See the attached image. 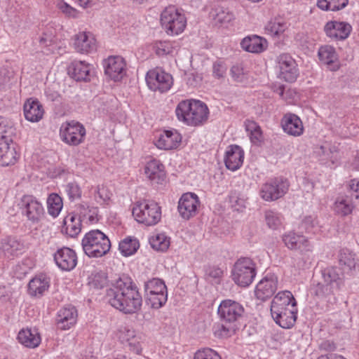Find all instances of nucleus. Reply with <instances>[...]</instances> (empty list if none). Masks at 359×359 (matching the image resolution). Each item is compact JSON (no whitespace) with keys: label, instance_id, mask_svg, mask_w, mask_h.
Masks as SVG:
<instances>
[{"label":"nucleus","instance_id":"nucleus-34","mask_svg":"<svg viewBox=\"0 0 359 359\" xmlns=\"http://www.w3.org/2000/svg\"><path fill=\"white\" fill-rule=\"evenodd\" d=\"M241 48L249 53H259L264 51L268 46L266 40L257 35L245 37L241 42Z\"/></svg>","mask_w":359,"mask_h":359},{"label":"nucleus","instance_id":"nucleus-44","mask_svg":"<svg viewBox=\"0 0 359 359\" xmlns=\"http://www.w3.org/2000/svg\"><path fill=\"white\" fill-rule=\"evenodd\" d=\"M348 0H317V6L325 11H337L345 8Z\"/></svg>","mask_w":359,"mask_h":359},{"label":"nucleus","instance_id":"nucleus-7","mask_svg":"<svg viewBox=\"0 0 359 359\" xmlns=\"http://www.w3.org/2000/svg\"><path fill=\"white\" fill-rule=\"evenodd\" d=\"M231 276L233 282L238 286H249L257 275L256 264L249 257H241L233 264Z\"/></svg>","mask_w":359,"mask_h":359},{"label":"nucleus","instance_id":"nucleus-47","mask_svg":"<svg viewBox=\"0 0 359 359\" xmlns=\"http://www.w3.org/2000/svg\"><path fill=\"white\" fill-rule=\"evenodd\" d=\"M299 229L302 231L301 233H316L319 230L316 217L312 215L304 217Z\"/></svg>","mask_w":359,"mask_h":359},{"label":"nucleus","instance_id":"nucleus-35","mask_svg":"<svg viewBox=\"0 0 359 359\" xmlns=\"http://www.w3.org/2000/svg\"><path fill=\"white\" fill-rule=\"evenodd\" d=\"M62 231L70 237L76 236L81 231V219L73 213L65 217Z\"/></svg>","mask_w":359,"mask_h":359},{"label":"nucleus","instance_id":"nucleus-26","mask_svg":"<svg viewBox=\"0 0 359 359\" xmlns=\"http://www.w3.org/2000/svg\"><path fill=\"white\" fill-rule=\"evenodd\" d=\"M20 154L16 150L12 139L0 142V165L9 166L14 165L19 159Z\"/></svg>","mask_w":359,"mask_h":359},{"label":"nucleus","instance_id":"nucleus-41","mask_svg":"<svg viewBox=\"0 0 359 359\" xmlns=\"http://www.w3.org/2000/svg\"><path fill=\"white\" fill-rule=\"evenodd\" d=\"M339 262L344 272H349L355 269L357 260L355 255L348 249H342L339 252Z\"/></svg>","mask_w":359,"mask_h":359},{"label":"nucleus","instance_id":"nucleus-62","mask_svg":"<svg viewBox=\"0 0 359 359\" xmlns=\"http://www.w3.org/2000/svg\"><path fill=\"white\" fill-rule=\"evenodd\" d=\"M54 32L53 30L48 31L47 32L43 33L42 36L39 39V43L41 46H48L53 41Z\"/></svg>","mask_w":359,"mask_h":359},{"label":"nucleus","instance_id":"nucleus-32","mask_svg":"<svg viewBox=\"0 0 359 359\" xmlns=\"http://www.w3.org/2000/svg\"><path fill=\"white\" fill-rule=\"evenodd\" d=\"M25 118L30 122L36 123L41 121L44 114V109L41 104L34 98H29L23 107Z\"/></svg>","mask_w":359,"mask_h":359},{"label":"nucleus","instance_id":"nucleus-49","mask_svg":"<svg viewBox=\"0 0 359 359\" xmlns=\"http://www.w3.org/2000/svg\"><path fill=\"white\" fill-rule=\"evenodd\" d=\"M315 153L319 156L320 161L327 166L333 165L335 162V158H334L332 152L325 146L316 147Z\"/></svg>","mask_w":359,"mask_h":359},{"label":"nucleus","instance_id":"nucleus-57","mask_svg":"<svg viewBox=\"0 0 359 359\" xmlns=\"http://www.w3.org/2000/svg\"><path fill=\"white\" fill-rule=\"evenodd\" d=\"M223 270L217 266H212L207 269L206 276L208 279L213 283H220L223 276Z\"/></svg>","mask_w":359,"mask_h":359},{"label":"nucleus","instance_id":"nucleus-63","mask_svg":"<svg viewBox=\"0 0 359 359\" xmlns=\"http://www.w3.org/2000/svg\"><path fill=\"white\" fill-rule=\"evenodd\" d=\"M349 188L352 191L353 196L356 199H359V180L353 179L349 182Z\"/></svg>","mask_w":359,"mask_h":359},{"label":"nucleus","instance_id":"nucleus-22","mask_svg":"<svg viewBox=\"0 0 359 359\" xmlns=\"http://www.w3.org/2000/svg\"><path fill=\"white\" fill-rule=\"evenodd\" d=\"M351 31V25L344 21L331 20L326 22L324 26V32L326 36L337 41L347 39Z\"/></svg>","mask_w":359,"mask_h":359},{"label":"nucleus","instance_id":"nucleus-23","mask_svg":"<svg viewBox=\"0 0 359 359\" xmlns=\"http://www.w3.org/2000/svg\"><path fill=\"white\" fill-rule=\"evenodd\" d=\"M181 134L174 128L164 130L161 132L155 141L157 148L163 150L175 149L182 142Z\"/></svg>","mask_w":359,"mask_h":359},{"label":"nucleus","instance_id":"nucleus-42","mask_svg":"<svg viewBox=\"0 0 359 359\" xmlns=\"http://www.w3.org/2000/svg\"><path fill=\"white\" fill-rule=\"evenodd\" d=\"M139 248L140 243L137 239L127 237L119 243L118 250L122 255L129 257L134 255Z\"/></svg>","mask_w":359,"mask_h":359},{"label":"nucleus","instance_id":"nucleus-61","mask_svg":"<svg viewBox=\"0 0 359 359\" xmlns=\"http://www.w3.org/2000/svg\"><path fill=\"white\" fill-rule=\"evenodd\" d=\"M10 130L11 128L8 127L5 121L0 118V142L7 139H12L9 135L11 133Z\"/></svg>","mask_w":359,"mask_h":359},{"label":"nucleus","instance_id":"nucleus-24","mask_svg":"<svg viewBox=\"0 0 359 359\" xmlns=\"http://www.w3.org/2000/svg\"><path fill=\"white\" fill-rule=\"evenodd\" d=\"M278 278L273 273L266 274L256 285L255 294L258 299L264 301L277 290Z\"/></svg>","mask_w":359,"mask_h":359},{"label":"nucleus","instance_id":"nucleus-13","mask_svg":"<svg viewBox=\"0 0 359 359\" xmlns=\"http://www.w3.org/2000/svg\"><path fill=\"white\" fill-rule=\"evenodd\" d=\"M146 81L153 91L167 92L173 84L172 76L159 67L149 70L146 75Z\"/></svg>","mask_w":359,"mask_h":359},{"label":"nucleus","instance_id":"nucleus-37","mask_svg":"<svg viewBox=\"0 0 359 359\" xmlns=\"http://www.w3.org/2000/svg\"><path fill=\"white\" fill-rule=\"evenodd\" d=\"M22 245L15 238L8 237L0 242V250L4 256L11 258L17 255L22 250Z\"/></svg>","mask_w":359,"mask_h":359},{"label":"nucleus","instance_id":"nucleus-45","mask_svg":"<svg viewBox=\"0 0 359 359\" xmlns=\"http://www.w3.org/2000/svg\"><path fill=\"white\" fill-rule=\"evenodd\" d=\"M63 206L61 197L57 194H51L47 199L48 212L53 217L59 215Z\"/></svg>","mask_w":359,"mask_h":359},{"label":"nucleus","instance_id":"nucleus-15","mask_svg":"<svg viewBox=\"0 0 359 359\" xmlns=\"http://www.w3.org/2000/svg\"><path fill=\"white\" fill-rule=\"evenodd\" d=\"M243 311V306L231 299L222 301L217 309L218 316L223 323H238Z\"/></svg>","mask_w":359,"mask_h":359},{"label":"nucleus","instance_id":"nucleus-31","mask_svg":"<svg viewBox=\"0 0 359 359\" xmlns=\"http://www.w3.org/2000/svg\"><path fill=\"white\" fill-rule=\"evenodd\" d=\"M77 316V311L74 306H67L62 307L57 313V327L63 330L70 329L76 324Z\"/></svg>","mask_w":359,"mask_h":359},{"label":"nucleus","instance_id":"nucleus-1","mask_svg":"<svg viewBox=\"0 0 359 359\" xmlns=\"http://www.w3.org/2000/svg\"><path fill=\"white\" fill-rule=\"evenodd\" d=\"M109 303L125 314L137 313L142 309V297L137 285L126 276L120 277L107 291Z\"/></svg>","mask_w":359,"mask_h":359},{"label":"nucleus","instance_id":"nucleus-33","mask_svg":"<svg viewBox=\"0 0 359 359\" xmlns=\"http://www.w3.org/2000/svg\"><path fill=\"white\" fill-rule=\"evenodd\" d=\"M50 287V280L43 274L34 277L28 284V294L32 297H41Z\"/></svg>","mask_w":359,"mask_h":359},{"label":"nucleus","instance_id":"nucleus-40","mask_svg":"<svg viewBox=\"0 0 359 359\" xmlns=\"http://www.w3.org/2000/svg\"><path fill=\"white\" fill-rule=\"evenodd\" d=\"M210 17L215 25H222L233 20L234 15L228 8L217 6L212 10Z\"/></svg>","mask_w":359,"mask_h":359},{"label":"nucleus","instance_id":"nucleus-46","mask_svg":"<svg viewBox=\"0 0 359 359\" xmlns=\"http://www.w3.org/2000/svg\"><path fill=\"white\" fill-rule=\"evenodd\" d=\"M286 29L287 24L283 20L276 18L270 20L265 27L266 34L272 36H279Z\"/></svg>","mask_w":359,"mask_h":359},{"label":"nucleus","instance_id":"nucleus-20","mask_svg":"<svg viewBox=\"0 0 359 359\" xmlns=\"http://www.w3.org/2000/svg\"><path fill=\"white\" fill-rule=\"evenodd\" d=\"M104 73L114 81H121L126 74V62L121 56H110L104 61Z\"/></svg>","mask_w":359,"mask_h":359},{"label":"nucleus","instance_id":"nucleus-10","mask_svg":"<svg viewBox=\"0 0 359 359\" xmlns=\"http://www.w3.org/2000/svg\"><path fill=\"white\" fill-rule=\"evenodd\" d=\"M117 337L120 341L128 346V349L137 354L141 355L147 345V337L141 332L127 326L121 327Z\"/></svg>","mask_w":359,"mask_h":359},{"label":"nucleus","instance_id":"nucleus-48","mask_svg":"<svg viewBox=\"0 0 359 359\" xmlns=\"http://www.w3.org/2000/svg\"><path fill=\"white\" fill-rule=\"evenodd\" d=\"M245 124L251 142L254 144L260 143L262 141V133L259 126L252 121H247Z\"/></svg>","mask_w":359,"mask_h":359},{"label":"nucleus","instance_id":"nucleus-51","mask_svg":"<svg viewBox=\"0 0 359 359\" xmlns=\"http://www.w3.org/2000/svg\"><path fill=\"white\" fill-rule=\"evenodd\" d=\"M56 7L68 18L74 19L80 18L81 13L64 0H59L56 4Z\"/></svg>","mask_w":359,"mask_h":359},{"label":"nucleus","instance_id":"nucleus-4","mask_svg":"<svg viewBox=\"0 0 359 359\" xmlns=\"http://www.w3.org/2000/svg\"><path fill=\"white\" fill-rule=\"evenodd\" d=\"M84 253L89 257H102L111 248V242L107 236L101 231L91 230L86 233L81 240Z\"/></svg>","mask_w":359,"mask_h":359},{"label":"nucleus","instance_id":"nucleus-55","mask_svg":"<svg viewBox=\"0 0 359 359\" xmlns=\"http://www.w3.org/2000/svg\"><path fill=\"white\" fill-rule=\"evenodd\" d=\"M154 49L155 53L161 56L172 53L173 47L170 41H157L154 44Z\"/></svg>","mask_w":359,"mask_h":359},{"label":"nucleus","instance_id":"nucleus-30","mask_svg":"<svg viewBox=\"0 0 359 359\" xmlns=\"http://www.w3.org/2000/svg\"><path fill=\"white\" fill-rule=\"evenodd\" d=\"M17 339L25 347L35 348L41 344V337L36 327H25L19 331Z\"/></svg>","mask_w":359,"mask_h":359},{"label":"nucleus","instance_id":"nucleus-25","mask_svg":"<svg viewBox=\"0 0 359 359\" xmlns=\"http://www.w3.org/2000/svg\"><path fill=\"white\" fill-rule=\"evenodd\" d=\"M57 266L62 271H71L77 264V256L71 248L63 247L59 248L53 255Z\"/></svg>","mask_w":359,"mask_h":359},{"label":"nucleus","instance_id":"nucleus-59","mask_svg":"<svg viewBox=\"0 0 359 359\" xmlns=\"http://www.w3.org/2000/svg\"><path fill=\"white\" fill-rule=\"evenodd\" d=\"M231 203L233 208L238 212H242L245 209L247 205V198L243 196H231Z\"/></svg>","mask_w":359,"mask_h":359},{"label":"nucleus","instance_id":"nucleus-50","mask_svg":"<svg viewBox=\"0 0 359 359\" xmlns=\"http://www.w3.org/2000/svg\"><path fill=\"white\" fill-rule=\"evenodd\" d=\"M265 220L267 226L271 229H278L282 224L280 214L273 210L266 211Z\"/></svg>","mask_w":359,"mask_h":359},{"label":"nucleus","instance_id":"nucleus-43","mask_svg":"<svg viewBox=\"0 0 359 359\" xmlns=\"http://www.w3.org/2000/svg\"><path fill=\"white\" fill-rule=\"evenodd\" d=\"M238 329V323H223L214 326L213 332L217 337L228 338L233 335Z\"/></svg>","mask_w":359,"mask_h":359},{"label":"nucleus","instance_id":"nucleus-64","mask_svg":"<svg viewBox=\"0 0 359 359\" xmlns=\"http://www.w3.org/2000/svg\"><path fill=\"white\" fill-rule=\"evenodd\" d=\"M11 292L4 285H0V302H6L9 299Z\"/></svg>","mask_w":359,"mask_h":359},{"label":"nucleus","instance_id":"nucleus-8","mask_svg":"<svg viewBox=\"0 0 359 359\" xmlns=\"http://www.w3.org/2000/svg\"><path fill=\"white\" fill-rule=\"evenodd\" d=\"M147 304L155 309L161 308L168 300L167 287L163 280L152 278L144 284Z\"/></svg>","mask_w":359,"mask_h":359},{"label":"nucleus","instance_id":"nucleus-39","mask_svg":"<svg viewBox=\"0 0 359 359\" xmlns=\"http://www.w3.org/2000/svg\"><path fill=\"white\" fill-rule=\"evenodd\" d=\"M151 247L158 252H166L170 245V238L165 233H154L149 238Z\"/></svg>","mask_w":359,"mask_h":359},{"label":"nucleus","instance_id":"nucleus-6","mask_svg":"<svg viewBox=\"0 0 359 359\" xmlns=\"http://www.w3.org/2000/svg\"><path fill=\"white\" fill-rule=\"evenodd\" d=\"M133 215L137 222L153 226L161 219V208L154 201L144 200L134 205Z\"/></svg>","mask_w":359,"mask_h":359},{"label":"nucleus","instance_id":"nucleus-54","mask_svg":"<svg viewBox=\"0 0 359 359\" xmlns=\"http://www.w3.org/2000/svg\"><path fill=\"white\" fill-rule=\"evenodd\" d=\"M226 70L227 66L222 60H218L212 65V76L215 79H224L226 76Z\"/></svg>","mask_w":359,"mask_h":359},{"label":"nucleus","instance_id":"nucleus-28","mask_svg":"<svg viewBox=\"0 0 359 359\" xmlns=\"http://www.w3.org/2000/svg\"><path fill=\"white\" fill-rule=\"evenodd\" d=\"M283 131L289 135L299 137L304 133V125L301 118L294 114L288 113L281 120Z\"/></svg>","mask_w":359,"mask_h":359},{"label":"nucleus","instance_id":"nucleus-2","mask_svg":"<svg viewBox=\"0 0 359 359\" xmlns=\"http://www.w3.org/2000/svg\"><path fill=\"white\" fill-rule=\"evenodd\" d=\"M271 313L275 322L283 328H290L294 324L297 308L292 293L288 290L279 292L273 299Z\"/></svg>","mask_w":359,"mask_h":359},{"label":"nucleus","instance_id":"nucleus-14","mask_svg":"<svg viewBox=\"0 0 359 359\" xmlns=\"http://www.w3.org/2000/svg\"><path fill=\"white\" fill-rule=\"evenodd\" d=\"M20 210L23 215L32 223H38L44 216L45 210L41 201L32 195L22 196Z\"/></svg>","mask_w":359,"mask_h":359},{"label":"nucleus","instance_id":"nucleus-9","mask_svg":"<svg viewBox=\"0 0 359 359\" xmlns=\"http://www.w3.org/2000/svg\"><path fill=\"white\" fill-rule=\"evenodd\" d=\"M289 187V182L285 178H271L262 185L259 196L266 202L275 201L286 194Z\"/></svg>","mask_w":359,"mask_h":359},{"label":"nucleus","instance_id":"nucleus-53","mask_svg":"<svg viewBox=\"0 0 359 359\" xmlns=\"http://www.w3.org/2000/svg\"><path fill=\"white\" fill-rule=\"evenodd\" d=\"M111 193L104 185L97 186L94 191V199L100 205L105 203L110 199Z\"/></svg>","mask_w":359,"mask_h":359},{"label":"nucleus","instance_id":"nucleus-60","mask_svg":"<svg viewBox=\"0 0 359 359\" xmlns=\"http://www.w3.org/2000/svg\"><path fill=\"white\" fill-rule=\"evenodd\" d=\"M66 191L69 198L71 200L79 198L81 195V191L79 186L74 182H70L66 186Z\"/></svg>","mask_w":359,"mask_h":359},{"label":"nucleus","instance_id":"nucleus-36","mask_svg":"<svg viewBox=\"0 0 359 359\" xmlns=\"http://www.w3.org/2000/svg\"><path fill=\"white\" fill-rule=\"evenodd\" d=\"M354 205L351 197L348 196H338L333 205L334 212L340 216H347L352 213Z\"/></svg>","mask_w":359,"mask_h":359},{"label":"nucleus","instance_id":"nucleus-58","mask_svg":"<svg viewBox=\"0 0 359 359\" xmlns=\"http://www.w3.org/2000/svg\"><path fill=\"white\" fill-rule=\"evenodd\" d=\"M194 359H221V357L215 351L204 348L196 351Z\"/></svg>","mask_w":359,"mask_h":359},{"label":"nucleus","instance_id":"nucleus-38","mask_svg":"<svg viewBox=\"0 0 359 359\" xmlns=\"http://www.w3.org/2000/svg\"><path fill=\"white\" fill-rule=\"evenodd\" d=\"M90 66L83 61L72 62L69 69L72 76L76 81H87L89 78Z\"/></svg>","mask_w":359,"mask_h":359},{"label":"nucleus","instance_id":"nucleus-56","mask_svg":"<svg viewBox=\"0 0 359 359\" xmlns=\"http://www.w3.org/2000/svg\"><path fill=\"white\" fill-rule=\"evenodd\" d=\"M233 79L236 82H243L247 78V73L245 71L243 65H234L230 70Z\"/></svg>","mask_w":359,"mask_h":359},{"label":"nucleus","instance_id":"nucleus-52","mask_svg":"<svg viewBox=\"0 0 359 359\" xmlns=\"http://www.w3.org/2000/svg\"><path fill=\"white\" fill-rule=\"evenodd\" d=\"M97 212L98 210L95 208H85L83 207L80 210L79 217L81 219V222L94 224L98 221Z\"/></svg>","mask_w":359,"mask_h":359},{"label":"nucleus","instance_id":"nucleus-12","mask_svg":"<svg viewBox=\"0 0 359 359\" xmlns=\"http://www.w3.org/2000/svg\"><path fill=\"white\" fill-rule=\"evenodd\" d=\"M86 129L79 122L72 121L62 123L60 137L62 142L70 146H77L85 139Z\"/></svg>","mask_w":359,"mask_h":359},{"label":"nucleus","instance_id":"nucleus-3","mask_svg":"<svg viewBox=\"0 0 359 359\" xmlns=\"http://www.w3.org/2000/svg\"><path fill=\"white\" fill-rule=\"evenodd\" d=\"M178 121L184 124L196 127L204 124L208 118L207 105L197 100H185L180 102L175 109Z\"/></svg>","mask_w":359,"mask_h":359},{"label":"nucleus","instance_id":"nucleus-29","mask_svg":"<svg viewBox=\"0 0 359 359\" xmlns=\"http://www.w3.org/2000/svg\"><path fill=\"white\" fill-rule=\"evenodd\" d=\"M318 56L323 65H326L331 71H337L340 65L338 54L334 47L330 45H324L319 48Z\"/></svg>","mask_w":359,"mask_h":359},{"label":"nucleus","instance_id":"nucleus-18","mask_svg":"<svg viewBox=\"0 0 359 359\" xmlns=\"http://www.w3.org/2000/svg\"><path fill=\"white\" fill-rule=\"evenodd\" d=\"M282 241L288 249L306 253L313 250V244L309 238L302 233L290 231L282 236Z\"/></svg>","mask_w":359,"mask_h":359},{"label":"nucleus","instance_id":"nucleus-19","mask_svg":"<svg viewBox=\"0 0 359 359\" xmlns=\"http://www.w3.org/2000/svg\"><path fill=\"white\" fill-rule=\"evenodd\" d=\"M73 46L75 50L83 54L93 53L97 49V40L93 32L88 30L79 31L73 38Z\"/></svg>","mask_w":359,"mask_h":359},{"label":"nucleus","instance_id":"nucleus-21","mask_svg":"<svg viewBox=\"0 0 359 359\" xmlns=\"http://www.w3.org/2000/svg\"><path fill=\"white\" fill-rule=\"evenodd\" d=\"M144 175L154 184H163L166 178V171L164 165L160 160L149 158L144 165Z\"/></svg>","mask_w":359,"mask_h":359},{"label":"nucleus","instance_id":"nucleus-17","mask_svg":"<svg viewBox=\"0 0 359 359\" xmlns=\"http://www.w3.org/2000/svg\"><path fill=\"white\" fill-rule=\"evenodd\" d=\"M278 77L287 82L296 81L299 72L295 60L288 54H281L277 57Z\"/></svg>","mask_w":359,"mask_h":359},{"label":"nucleus","instance_id":"nucleus-16","mask_svg":"<svg viewBox=\"0 0 359 359\" xmlns=\"http://www.w3.org/2000/svg\"><path fill=\"white\" fill-rule=\"evenodd\" d=\"M201 201L198 196L193 192H187L182 195L177 210L180 215L186 220L194 217L198 212Z\"/></svg>","mask_w":359,"mask_h":359},{"label":"nucleus","instance_id":"nucleus-27","mask_svg":"<svg viewBox=\"0 0 359 359\" xmlns=\"http://www.w3.org/2000/svg\"><path fill=\"white\" fill-rule=\"evenodd\" d=\"M244 161V151L238 145L229 146L225 151L224 161L226 168L231 171L238 170Z\"/></svg>","mask_w":359,"mask_h":359},{"label":"nucleus","instance_id":"nucleus-5","mask_svg":"<svg viewBox=\"0 0 359 359\" xmlns=\"http://www.w3.org/2000/svg\"><path fill=\"white\" fill-rule=\"evenodd\" d=\"M160 20L162 27L170 36L182 33L187 22L184 11L174 6H169L161 12Z\"/></svg>","mask_w":359,"mask_h":359},{"label":"nucleus","instance_id":"nucleus-11","mask_svg":"<svg viewBox=\"0 0 359 359\" xmlns=\"http://www.w3.org/2000/svg\"><path fill=\"white\" fill-rule=\"evenodd\" d=\"M336 267H328L323 271V278L325 284H319L316 290V294L320 297L328 296L339 290L344 285L342 274L339 273Z\"/></svg>","mask_w":359,"mask_h":359}]
</instances>
